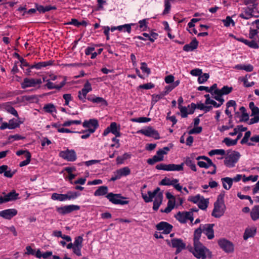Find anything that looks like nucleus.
Returning <instances> with one entry per match:
<instances>
[{
    "label": "nucleus",
    "mask_w": 259,
    "mask_h": 259,
    "mask_svg": "<svg viewBox=\"0 0 259 259\" xmlns=\"http://www.w3.org/2000/svg\"><path fill=\"white\" fill-rule=\"evenodd\" d=\"M194 247H191L190 251L197 258L205 259L209 254V250L206 248L200 242L193 243Z\"/></svg>",
    "instance_id": "f257e3e1"
},
{
    "label": "nucleus",
    "mask_w": 259,
    "mask_h": 259,
    "mask_svg": "<svg viewBox=\"0 0 259 259\" xmlns=\"http://www.w3.org/2000/svg\"><path fill=\"white\" fill-rule=\"evenodd\" d=\"M184 163L181 164H165L160 163L156 166V168L159 170H164L166 171H180L183 170Z\"/></svg>",
    "instance_id": "39448f33"
},
{
    "label": "nucleus",
    "mask_w": 259,
    "mask_h": 259,
    "mask_svg": "<svg viewBox=\"0 0 259 259\" xmlns=\"http://www.w3.org/2000/svg\"><path fill=\"white\" fill-rule=\"evenodd\" d=\"M171 246L172 247L176 248V253H179L183 249L186 247V244L181 239L174 238L171 240Z\"/></svg>",
    "instance_id": "a211bd4d"
},
{
    "label": "nucleus",
    "mask_w": 259,
    "mask_h": 259,
    "mask_svg": "<svg viewBox=\"0 0 259 259\" xmlns=\"http://www.w3.org/2000/svg\"><path fill=\"white\" fill-rule=\"evenodd\" d=\"M111 133L114 135L116 137L120 136V126H117V123L115 122H112L110 126L107 127L103 133L104 136H107L109 133Z\"/></svg>",
    "instance_id": "9d476101"
},
{
    "label": "nucleus",
    "mask_w": 259,
    "mask_h": 259,
    "mask_svg": "<svg viewBox=\"0 0 259 259\" xmlns=\"http://www.w3.org/2000/svg\"><path fill=\"white\" fill-rule=\"evenodd\" d=\"M178 181V179H173L172 180L166 177L162 179L160 182V185L163 186H172Z\"/></svg>",
    "instance_id": "c85d7f7f"
},
{
    "label": "nucleus",
    "mask_w": 259,
    "mask_h": 259,
    "mask_svg": "<svg viewBox=\"0 0 259 259\" xmlns=\"http://www.w3.org/2000/svg\"><path fill=\"white\" fill-rule=\"evenodd\" d=\"M140 68L143 72L146 73L147 75L150 74L151 73L150 69L147 67V65L145 62L141 63Z\"/></svg>",
    "instance_id": "864d4df0"
},
{
    "label": "nucleus",
    "mask_w": 259,
    "mask_h": 259,
    "mask_svg": "<svg viewBox=\"0 0 259 259\" xmlns=\"http://www.w3.org/2000/svg\"><path fill=\"white\" fill-rule=\"evenodd\" d=\"M233 90L232 87H229L228 86H224L221 89H219L218 93H221L222 95H228Z\"/></svg>",
    "instance_id": "a19ab883"
},
{
    "label": "nucleus",
    "mask_w": 259,
    "mask_h": 259,
    "mask_svg": "<svg viewBox=\"0 0 259 259\" xmlns=\"http://www.w3.org/2000/svg\"><path fill=\"white\" fill-rule=\"evenodd\" d=\"M202 233L200 226L197 229L194 233L193 243L200 242L199 239L201 237V234Z\"/></svg>",
    "instance_id": "e433bc0d"
},
{
    "label": "nucleus",
    "mask_w": 259,
    "mask_h": 259,
    "mask_svg": "<svg viewBox=\"0 0 259 259\" xmlns=\"http://www.w3.org/2000/svg\"><path fill=\"white\" fill-rule=\"evenodd\" d=\"M80 209V206L77 205H66V213H70L72 211L78 210Z\"/></svg>",
    "instance_id": "ea45409f"
},
{
    "label": "nucleus",
    "mask_w": 259,
    "mask_h": 259,
    "mask_svg": "<svg viewBox=\"0 0 259 259\" xmlns=\"http://www.w3.org/2000/svg\"><path fill=\"white\" fill-rule=\"evenodd\" d=\"M54 9H56V7L54 6H41V5H36V9H30L27 12V13L29 14H32L34 13L37 10L39 13H44L46 12H48L51 10H54Z\"/></svg>",
    "instance_id": "dca6fc26"
},
{
    "label": "nucleus",
    "mask_w": 259,
    "mask_h": 259,
    "mask_svg": "<svg viewBox=\"0 0 259 259\" xmlns=\"http://www.w3.org/2000/svg\"><path fill=\"white\" fill-rule=\"evenodd\" d=\"M81 123L80 120H71L69 118H67L66 120V126H69L73 124L79 125Z\"/></svg>",
    "instance_id": "de8ad7c7"
},
{
    "label": "nucleus",
    "mask_w": 259,
    "mask_h": 259,
    "mask_svg": "<svg viewBox=\"0 0 259 259\" xmlns=\"http://www.w3.org/2000/svg\"><path fill=\"white\" fill-rule=\"evenodd\" d=\"M84 127L88 128L90 133H93L99 126L98 121L95 119H91L89 120H85L83 123Z\"/></svg>",
    "instance_id": "f8f14e48"
},
{
    "label": "nucleus",
    "mask_w": 259,
    "mask_h": 259,
    "mask_svg": "<svg viewBox=\"0 0 259 259\" xmlns=\"http://www.w3.org/2000/svg\"><path fill=\"white\" fill-rule=\"evenodd\" d=\"M208 154L210 156L214 155H224L225 154V151L223 149L211 150L209 152Z\"/></svg>",
    "instance_id": "79ce46f5"
},
{
    "label": "nucleus",
    "mask_w": 259,
    "mask_h": 259,
    "mask_svg": "<svg viewBox=\"0 0 259 259\" xmlns=\"http://www.w3.org/2000/svg\"><path fill=\"white\" fill-rule=\"evenodd\" d=\"M225 210V205L224 202L216 201L214 203V208L212 212V215L216 218L222 217Z\"/></svg>",
    "instance_id": "0eeeda50"
},
{
    "label": "nucleus",
    "mask_w": 259,
    "mask_h": 259,
    "mask_svg": "<svg viewBox=\"0 0 259 259\" xmlns=\"http://www.w3.org/2000/svg\"><path fill=\"white\" fill-rule=\"evenodd\" d=\"M190 74L195 76H200L202 74V69L196 68L191 71Z\"/></svg>",
    "instance_id": "bf43d9fd"
},
{
    "label": "nucleus",
    "mask_w": 259,
    "mask_h": 259,
    "mask_svg": "<svg viewBox=\"0 0 259 259\" xmlns=\"http://www.w3.org/2000/svg\"><path fill=\"white\" fill-rule=\"evenodd\" d=\"M250 217L255 221L259 219V205L254 206L250 211Z\"/></svg>",
    "instance_id": "b1692460"
},
{
    "label": "nucleus",
    "mask_w": 259,
    "mask_h": 259,
    "mask_svg": "<svg viewBox=\"0 0 259 259\" xmlns=\"http://www.w3.org/2000/svg\"><path fill=\"white\" fill-rule=\"evenodd\" d=\"M163 160V156L162 155H154L152 158H149L147 160V163L149 164L153 165L155 163L159 161H162Z\"/></svg>",
    "instance_id": "cd10ccee"
},
{
    "label": "nucleus",
    "mask_w": 259,
    "mask_h": 259,
    "mask_svg": "<svg viewBox=\"0 0 259 259\" xmlns=\"http://www.w3.org/2000/svg\"><path fill=\"white\" fill-rule=\"evenodd\" d=\"M183 163L184 164H185L186 165L190 167L192 170L194 171L197 170L196 165L190 157H186Z\"/></svg>",
    "instance_id": "7c9ffc66"
},
{
    "label": "nucleus",
    "mask_w": 259,
    "mask_h": 259,
    "mask_svg": "<svg viewBox=\"0 0 259 259\" xmlns=\"http://www.w3.org/2000/svg\"><path fill=\"white\" fill-rule=\"evenodd\" d=\"M148 196L146 194L142 193V197L146 202H150L152 201L154 198V202L161 204L163 195L160 192V188H157L153 192L151 191L148 192Z\"/></svg>",
    "instance_id": "7ed1b4c3"
},
{
    "label": "nucleus",
    "mask_w": 259,
    "mask_h": 259,
    "mask_svg": "<svg viewBox=\"0 0 259 259\" xmlns=\"http://www.w3.org/2000/svg\"><path fill=\"white\" fill-rule=\"evenodd\" d=\"M76 154L74 150L66 149V160L73 162L76 160Z\"/></svg>",
    "instance_id": "412c9836"
},
{
    "label": "nucleus",
    "mask_w": 259,
    "mask_h": 259,
    "mask_svg": "<svg viewBox=\"0 0 259 259\" xmlns=\"http://www.w3.org/2000/svg\"><path fill=\"white\" fill-rule=\"evenodd\" d=\"M198 45V41L195 38L189 44L186 45L183 47V50L186 52L192 51L196 49Z\"/></svg>",
    "instance_id": "aec40b11"
},
{
    "label": "nucleus",
    "mask_w": 259,
    "mask_h": 259,
    "mask_svg": "<svg viewBox=\"0 0 259 259\" xmlns=\"http://www.w3.org/2000/svg\"><path fill=\"white\" fill-rule=\"evenodd\" d=\"M19 195L18 193H17L15 190H13L10 193L5 195V201H10L12 200H15L18 199V196Z\"/></svg>",
    "instance_id": "bb28decb"
},
{
    "label": "nucleus",
    "mask_w": 259,
    "mask_h": 259,
    "mask_svg": "<svg viewBox=\"0 0 259 259\" xmlns=\"http://www.w3.org/2000/svg\"><path fill=\"white\" fill-rule=\"evenodd\" d=\"M192 215V211H179L176 215V218L180 222L185 223L188 220H190L191 222L193 221V218Z\"/></svg>",
    "instance_id": "1a4fd4ad"
},
{
    "label": "nucleus",
    "mask_w": 259,
    "mask_h": 259,
    "mask_svg": "<svg viewBox=\"0 0 259 259\" xmlns=\"http://www.w3.org/2000/svg\"><path fill=\"white\" fill-rule=\"evenodd\" d=\"M223 23L225 26H230L231 23H232L233 25H234V22L233 20L231 18L230 16H227L225 20H223Z\"/></svg>",
    "instance_id": "69168bd1"
},
{
    "label": "nucleus",
    "mask_w": 259,
    "mask_h": 259,
    "mask_svg": "<svg viewBox=\"0 0 259 259\" xmlns=\"http://www.w3.org/2000/svg\"><path fill=\"white\" fill-rule=\"evenodd\" d=\"M154 87V85L151 82L147 83L146 84H141V85H139V88L140 89H145V90L151 89L153 88Z\"/></svg>",
    "instance_id": "e2e57ef3"
},
{
    "label": "nucleus",
    "mask_w": 259,
    "mask_h": 259,
    "mask_svg": "<svg viewBox=\"0 0 259 259\" xmlns=\"http://www.w3.org/2000/svg\"><path fill=\"white\" fill-rule=\"evenodd\" d=\"M9 124L10 129L12 130L18 127L20 125V123L18 122L17 119L13 118L9 120Z\"/></svg>",
    "instance_id": "a18cd8bd"
},
{
    "label": "nucleus",
    "mask_w": 259,
    "mask_h": 259,
    "mask_svg": "<svg viewBox=\"0 0 259 259\" xmlns=\"http://www.w3.org/2000/svg\"><path fill=\"white\" fill-rule=\"evenodd\" d=\"M108 192V188L106 186H102L95 192L94 195L96 196H103L106 194Z\"/></svg>",
    "instance_id": "c756f323"
},
{
    "label": "nucleus",
    "mask_w": 259,
    "mask_h": 259,
    "mask_svg": "<svg viewBox=\"0 0 259 259\" xmlns=\"http://www.w3.org/2000/svg\"><path fill=\"white\" fill-rule=\"evenodd\" d=\"M80 195V194L77 192L68 191L66 194V200L75 199Z\"/></svg>",
    "instance_id": "4c0bfd02"
},
{
    "label": "nucleus",
    "mask_w": 259,
    "mask_h": 259,
    "mask_svg": "<svg viewBox=\"0 0 259 259\" xmlns=\"http://www.w3.org/2000/svg\"><path fill=\"white\" fill-rule=\"evenodd\" d=\"M209 75L208 73H203L202 75H200L198 78V82L199 84L205 82L208 79Z\"/></svg>",
    "instance_id": "3c124183"
},
{
    "label": "nucleus",
    "mask_w": 259,
    "mask_h": 259,
    "mask_svg": "<svg viewBox=\"0 0 259 259\" xmlns=\"http://www.w3.org/2000/svg\"><path fill=\"white\" fill-rule=\"evenodd\" d=\"M251 135V132L247 131L245 133L244 136L241 140L240 143L241 144H247L248 146H253L254 144L251 142H248V139Z\"/></svg>",
    "instance_id": "72a5a7b5"
},
{
    "label": "nucleus",
    "mask_w": 259,
    "mask_h": 259,
    "mask_svg": "<svg viewBox=\"0 0 259 259\" xmlns=\"http://www.w3.org/2000/svg\"><path fill=\"white\" fill-rule=\"evenodd\" d=\"M257 179H258V176L257 175H255V176H250L248 177H245V176L244 175L243 176V181L244 182H246L247 181H251L252 182H255L257 180Z\"/></svg>",
    "instance_id": "4d7b16f0"
},
{
    "label": "nucleus",
    "mask_w": 259,
    "mask_h": 259,
    "mask_svg": "<svg viewBox=\"0 0 259 259\" xmlns=\"http://www.w3.org/2000/svg\"><path fill=\"white\" fill-rule=\"evenodd\" d=\"M240 157V154L238 152L233 151L228 152L225 158L224 164L229 168L233 167L238 162Z\"/></svg>",
    "instance_id": "20e7f679"
},
{
    "label": "nucleus",
    "mask_w": 259,
    "mask_h": 259,
    "mask_svg": "<svg viewBox=\"0 0 259 259\" xmlns=\"http://www.w3.org/2000/svg\"><path fill=\"white\" fill-rule=\"evenodd\" d=\"M52 199L54 200L64 201L65 200V195L54 193L52 195Z\"/></svg>",
    "instance_id": "c03bdc74"
},
{
    "label": "nucleus",
    "mask_w": 259,
    "mask_h": 259,
    "mask_svg": "<svg viewBox=\"0 0 259 259\" xmlns=\"http://www.w3.org/2000/svg\"><path fill=\"white\" fill-rule=\"evenodd\" d=\"M171 9V4L169 1H165L164 9L163 11L162 14L165 15L170 12Z\"/></svg>",
    "instance_id": "603ef678"
},
{
    "label": "nucleus",
    "mask_w": 259,
    "mask_h": 259,
    "mask_svg": "<svg viewBox=\"0 0 259 259\" xmlns=\"http://www.w3.org/2000/svg\"><path fill=\"white\" fill-rule=\"evenodd\" d=\"M208 199H205L203 197L201 198L197 205L199 208L202 210H205L208 207Z\"/></svg>",
    "instance_id": "2f4dec72"
},
{
    "label": "nucleus",
    "mask_w": 259,
    "mask_h": 259,
    "mask_svg": "<svg viewBox=\"0 0 259 259\" xmlns=\"http://www.w3.org/2000/svg\"><path fill=\"white\" fill-rule=\"evenodd\" d=\"M223 188L226 190H229L233 184L232 178L229 177H225L221 179Z\"/></svg>",
    "instance_id": "5701e85b"
},
{
    "label": "nucleus",
    "mask_w": 259,
    "mask_h": 259,
    "mask_svg": "<svg viewBox=\"0 0 259 259\" xmlns=\"http://www.w3.org/2000/svg\"><path fill=\"white\" fill-rule=\"evenodd\" d=\"M164 96H165V95L163 93H161L160 94L156 95H153L152 96V102H154V103H155L157 102H158L159 100H160L161 99L163 98V97Z\"/></svg>",
    "instance_id": "680f3d73"
},
{
    "label": "nucleus",
    "mask_w": 259,
    "mask_h": 259,
    "mask_svg": "<svg viewBox=\"0 0 259 259\" xmlns=\"http://www.w3.org/2000/svg\"><path fill=\"white\" fill-rule=\"evenodd\" d=\"M41 83L42 81L40 78H25L21 85V88L24 89L27 88L35 87Z\"/></svg>",
    "instance_id": "6e6552de"
},
{
    "label": "nucleus",
    "mask_w": 259,
    "mask_h": 259,
    "mask_svg": "<svg viewBox=\"0 0 259 259\" xmlns=\"http://www.w3.org/2000/svg\"><path fill=\"white\" fill-rule=\"evenodd\" d=\"M170 149L168 147H164L163 149H160L157 151V155H162L163 156L166 154L169 151Z\"/></svg>",
    "instance_id": "0e129e2a"
},
{
    "label": "nucleus",
    "mask_w": 259,
    "mask_h": 259,
    "mask_svg": "<svg viewBox=\"0 0 259 259\" xmlns=\"http://www.w3.org/2000/svg\"><path fill=\"white\" fill-rule=\"evenodd\" d=\"M218 91H219V90L214 91L213 95H214V96L213 97V98L220 103H221V104H223L225 101L222 98L223 95L221 93H218Z\"/></svg>",
    "instance_id": "37998d69"
},
{
    "label": "nucleus",
    "mask_w": 259,
    "mask_h": 259,
    "mask_svg": "<svg viewBox=\"0 0 259 259\" xmlns=\"http://www.w3.org/2000/svg\"><path fill=\"white\" fill-rule=\"evenodd\" d=\"M138 133L142 134L147 137H152L155 139H159L160 138L157 131L151 126H149L146 129L141 130L139 131Z\"/></svg>",
    "instance_id": "9b49d317"
},
{
    "label": "nucleus",
    "mask_w": 259,
    "mask_h": 259,
    "mask_svg": "<svg viewBox=\"0 0 259 259\" xmlns=\"http://www.w3.org/2000/svg\"><path fill=\"white\" fill-rule=\"evenodd\" d=\"M44 109L47 112L52 113L55 110V108L53 104H49L44 106Z\"/></svg>",
    "instance_id": "5fc2aeb1"
},
{
    "label": "nucleus",
    "mask_w": 259,
    "mask_h": 259,
    "mask_svg": "<svg viewBox=\"0 0 259 259\" xmlns=\"http://www.w3.org/2000/svg\"><path fill=\"white\" fill-rule=\"evenodd\" d=\"M202 128L201 126H197L191 130L189 133V134H199L202 132Z\"/></svg>",
    "instance_id": "338daca9"
},
{
    "label": "nucleus",
    "mask_w": 259,
    "mask_h": 259,
    "mask_svg": "<svg viewBox=\"0 0 259 259\" xmlns=\"http://www.w3.org/2000/svg\"><path fill=\"white\" fill-rule=\"evenodd\" d=\"M17 214V210L14 208L8 209L0 211V216L5 219L10 220Z\"/></svg>",
    "instance_id": "6ab92c4d"
},
{
    "label": "nucleus",
    "mask_w": 259,
    "mask_h": 259,
    "mask_svg": "<svg viewBox=\"0 0 259 259\" xmlns=\"http://www.w3.org/2000/svg\"><path fill=\"white\" fill-rule=\"evenodd\" d=\"M213 226V224H210L200 225V228H201L202 232L207 236L209 239H212L214 237Z\"/></svg>",
    "instance_id": "2eb2a0df"
},
{
    "label": "nucleus",
    "mask_w": 259,
    "mask_h": 259,
    "mask_svg": "<svg viewBox=\"0 0 259 259\" xmlns=\"http://www.w3.org/2000/svg\"><path fill=\"white\" fill-rule=\"evenodd\" d=\"M151 120V119L147 117H142L137 118H134L132 119L133 121L137 122H147Z\"/></svg>",
    "instance_id": "13d9d810"
},
{
    "label": "nucleus",
    "mask_w": 259,
    "mask_h": 259,
    "mask_svg": "<svg viewBox=\"0 0 259 259\" xmlns=\"http://www.w3.org/2000/svg\"><path fill=\"white\" fill-rule=\"evenodd\" d=\"M156 229L157 230L162 231L161 233L168 234L172 230V226L165 222H161L157 224Z\"/></svg>",
    "instance_id": "4468645a"
},
{
    "label": "nucleus",
    "mask_w": 259,
    "mask_h": 259,
    "mask_svg": "<svg viewBox=\"0 0 259 259\" xmlns=\"http://www.w3.org/2000/svg\"><path fill=\"white\" fill-rule=\"evenodd\" d=\"M223 143L227 146H234L237 144V140H232L229 138H225L223 140Z\"/></svg>",
    "instance_id": "09e8293b"
},
{
    "label": "nucleus",
    "mask_w": 259,
    "mask_h": 259,
    "mask_svg": "<svg viewBox=\"0 0 259 259\" xmlns=\"http://www.w3.org/2000/svg\"><path fill=\"white\" fill-rule=\"evenodd\" d=\"M52 61H48L46 62H40L37 63H35L34 65H32L30 66V68H36L37 69H39L42 67H45L49 65H51L52 64Z\"/></svg>",
    "instance_id": "a878e982"
},
{
    "label": "nucleus",
    "mask_w": 259,
    "mask_h": 259,
    "mask_svg": "<svg viewBox=\"0 0 259 259\" xmlns=\"http://www.w3.org/2000/svg\"><path fill=\"white\" fill-rule=\"evenodd\" d=\"M133 25V24H125L122 25H119L117 26V30L119 31L127 32L130 33L131 32V26Z\"/></svg>",
    "instance_id": "473e14b6"
},
{
    "label": "nucleus",
    "mask_w": 259,
    "mask_h": 259,
    "mask_svg": "<svg viewBox=\"0 0 259 259\" xmlns=\"http://www.w3.org/2000/svg\"><path fill=\"white\" fill-rule=\"evenodd\" d=\"M202 197L203 196H200L199 194H198L196 196H189L188 200L194 203L198 204Z\"/></svg>",
    "instance_id": "49530a36"
},
{
    "label": "nucleus",
    "mask_w": 259,
    "mask_h": 259,
    "mask_svg": "<svg viewBox=\"0 0 259 259\" xmlns=\"http://www.w3.org/2000/svg\"><path fill=\"white\" fill-rule=\"evenodd\" d=\"M65 83V79H64L62 82H61L60 85H58L54 84L53 82L51 81H48L47 83L46 84V86L49 89H60L62 87Z\"/></svg>",
    "instance_id": "58836bf2"
},
{
    "label": "nucleus",
    "mask_w": 259,
    "mask_h": 259,
    "mask_svg": "<svg viewBox=\"0 0 259 259\" xmlns=\"http://www.w3.org/2000/svg\"><path fill=\"white\" fill-rule=\"evenodd\" d=\"M7 112L16 117H18L17 111L13 107H8L6 109Z\"/></svg>",
    "instance_id": "774afa93"
},
{
    "label": "nucleus",
    "mask_w": 259,
    "mask_h": 259,
    "mask_svg": "<svg viewBox=\"0 0 259 259\" xmlns=\"http://www.w3.org/2000/svg\"><path fill=\"white\" fill-rule=\"evenodd\" d=\"M115 172L120 179L122 177H125L129 175L131 173V170L128 167H124L117 169Z\"/></svg>",
    "instance_id": "393cba45"
},
{
    "label": "nucleus",
    "mask_w": 259,
    "mask_h": 259,
    "mask_svg": "<svg viewBox=\"0 0 259 259\" xmlns=\"http://www.w3.org/2000/svg\"><path fill=\"white\" fill-rule=\"evenodd\" d=\"M254 2L255 1H245V4L247 6L243 8V12L239 15L240 18L247 20L255 16L257 4H255Z\"/></svg>",
    "instance_id": "f03ea898"
},
{
    "label": "nucleus",
    "mask_w": 259,
    "mask_h": 259,
    "mask_svg": "<svg viewBox=\"0 0 259 259\" xmlns=\"http://www.w3.org/2000/svg\"><path fill=\"white\" fill-rule=\"evenodd\" d=\"M106 197L110 202L115 204L124 205L128 203V201L122 200L125 198L120 194L110 193L106 195Z\"/></svg>",
    "instance_id": "423d86ee"
},
{
    "label": "nucleus",
    "mask_w": 259,
    "mask_h": 259,
    "mask_svg": "<svg viewBox=\"0 0 259 259\" xmlns=\"http://www.w3.org/2000/svg\"><path fill=\"white\" fill-rule=\"evenodd\" d=\"M31 156V154L27 153L26 157H25L26 160L21 161L19 163V166L20 167H22V166H25V165H27V164H28L30 161Z\"/></svg>",
    "instance_id": "6e6d98bb"
},
{
    "label": "nucleus",
    "mask_w": 259,
    "mask_h": 259,
    "mask_svg": "<svg viewBox=\"0 0 259 259\" xmlns=\"http://www.w3.org/2000/svg\"><path fill=\"white\" fill-rule=\"evenodd\" d=\"M83 238L81 236L76 237L73 243V246L82 247Z\"/></svg>",
    "instance_id": "8fccbe9b"
},
{
    "label": "nucleus",
    "mask_w": 259,
    "mask_h": 259,
    "mask_svg": "<svg viewBox=\"0 0 259 259\" xmlns=\"http://www.w3.org/2000/svg\"><path fill=\"white\" fill-rule=\"evenodd\" d=\"M92 90L91 84L87 81L84 84L82 90L78 92V98L82 102H84L87 94Z\"/></svg>",
    "instance_id": "ddd939ff"
},
{
    "label": "nucleus",
    "mask_w": 259,
    "mask_h": 259,
    "mask_svg": "<svg viewBox=\"0 0 259 259\" xmlns=\"http://www.w3.org/2000/svg\"><path fill=\"white\" fill-rule=\"evenodd\" d=\"M88 100L91 101L94 103H100L101 105H106V101L101 97H89L88 98Z\"/></svg>",
    "instance_id": "f704fd0d"
},
{
    "label": "nucleus",
    "mask_w": 259,
    "mask_h": 259,
    "mask_svg": "<svg viewBox=\"0 0 259 259\" xmlns=\"http://www.w3.org/2000/svg\"><path fill=\"white\" fill-rule=\"evenodd\" d=\"M256 231L255 227L248 228L246 229L243 235V238L246 240L248 238L253 237Z\"/></svg>",
    "instance_id": "4be33fe9"
},
{
    "label": "nucleus",
    "mask_w": 259,
    "mask_h": 259,
    "mask_svg": "<svg viewBox=\"0 0 259 259\" xmlns=\"http://www.w3.org/2000/svg\"><path fill=\"white\" fill-rule=\"evenodd\" d=\"M218 243L221 248L227 252H231L234 250L233 244L226 239H221L219 241Z\"/></svg>",
    "instance_id": "f3484780"
},
{
    "label": "nucleus",
    "mask_w": 259,
    "mask_h": 259,
    "mask_svg": "<svg viewBox=\"0 0 259 259\" xmlns=\"http://www.w3.org/2000/svg\"><path fill=\"white\" fill-rule=\"evenodd\" d=\"M241 81L243 82V84L245 87H250L254 84V82L253 81L250 82H248L246 76L242 78L241 79Z\"/></svg>",
    "instance_id": "052dcab7"
},
{
    "label": "nucleus",
    "mask_w": 259,
    "mask_h": 259,
    "mask_svg": "<svg viewBox=\"0 0 259 259\" xmlns=\"http://www.w3.org/2000/svg\"><path fill=\"white\" fill-rule=\"evenodd\" d=\"M142 35L143 36H146L152 42H154L158 36V34L155 32H151L150 33H143Z\"/></svg>",
    "instance_id": "c9c22d12"
}]
</instances>
